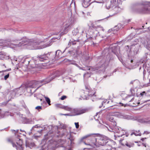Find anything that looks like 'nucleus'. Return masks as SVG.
I'll list each match as a JSON object with an SVG mask.
<instances>
[{
	"mask_svg": "<svg viewBox=\"0 0 150 150\" xmlns=\"http://www.w3.org/2000/svg\"><path fill=\"white\" fill-rule=\"evenodd\" d=\"M111 114L109 113L107 116V117L109 121L111 122L110 125H108L106 124L107 126H105L106 127H108L109 128L111 126H113L116 125V123L115 121V120H114L113 116Z\"/></svg>",
	"mask_w": 150,
	"mask_h": 150,
	"instance_id": "obj_7",
	"label": "nucleus"
},
{
	"mask_svg": "<svg viewBox=\"0 0 150 150\" xmlns=\"http://www.w3.org/2000/svg\"><path fill=\"white\" fill-rule=\"evenodd\" d=\"M104 65H103V64H102V65H101L100 67H99V68H101V67H104Z\"/></svg>",
	"mask_w": 150,
	"mask_h": 150,
	"instance_id": "obj_52",
	"label": "nucleus"
},
{
	"mask_svg": "<svg viewBox=\"0 0 150 150\" xmlns=\"http://www.w3.org/2000/svg\"><path fill=\"white\" fill-rule=\"evenodd\" d=\"M7 102L3 103H2V105H5L7 104Z\"/></svg>",
	"mask_w": 150,
	"mask_h": 150,
	"instance_id": "obj_44",
	"label": "nucleus"
},
{
	"mask_svg": "<svg viewBox=\"0 0 150 150\" xmlns=\"http://www.w3.org/2000/svg\"><path fill=\"white\" fill-rule=\"evenodd\" d=\"M147 139V138L146 137H144L143 138H142L141 139V141H144V140H145V139Z\"/></svg>",
	"mask_w": 150,
	"mask_h": 150,
	"instance_id": "obj_46",
	"label": "nucleus"
},
{
	"mask_svg": "<svg viewBox=\"0 0 150 150\" xmlns=\"http://www.w3.org/2000/svg\"><path fill=\"white\" fill-rule=\"evenodd\" d=\"M59 124L60 125V126H58L57 128L62 129H64L65 128V126L64 124L60 123H59Z\"/></svg>",
	"mask_w": 150,
	"mask_h": 150,
	"instance_id": "obj_24",
	"label": "nucleus"
},
{
	"mask_svg": "<svg viewBox=\"0 0 150 150\" xmlns=\"http://www.w3.org/2000/svg\"><path fill=\"white\" fill-rule=\"evenodd\" d=\"M75 125L76 127V128H77V129L79 127V123L78 122H75Z\"/></svg>",
	"mask_w": 150,
	"mask_h": 150,
	"instance_id": "obj_34",
	"label": "nucleus"
},
{
	"mask_svg": "<svg viewBox=\"0 0 150 150\" xmlns=\"http://www.w3.org/2000/svg\"><path fill=\"white\" fill-rule=\"evenodd\" d=\"M122 141H120V144H121L122 145H123V146H125V145H124V144H123V143H122Z\"/></svg>",
	"mask_w": 150,
	"mask_h": 150,
	"instance_id": "obj_51",
	"label": "nucleus"
},
{
	"mask_svg": "<svg viewBox=\"0 0 150 150\" xmlns=\"http://www.w3.org/2000/svg\"><path fill=\"white\" fill-rule=\"evenodd\" d=\"M11 70V69H8L6 70H5L4 71H2L3 72H4V71H10Z\"/></svg>",
	"mask_w": 150,
	"mask_h": 150,
	"instance_id": "obj_48",
	"label": "nucleus"
},
{
	"mask_svg": "<svg viewBox=\"0 0 150 150\" xmlns=\"http://www.w3.org/2000/svg\"><path fill=\"white\" fill-rule=\"evenodd\" d=\"M100 139L101 141H107L110 140L109 138L106 136L100 134Z\"/></svg>",
	"mask_w": 150,
	"mask_h": 150,
	"instance_id": "obj_18",
	"label": "nucleus"
},
{
	"mask_svg": "<svg viewBox=\"0 0 150 150\" xmlns=\"http://www.w3.org/2000/svg\"><path fill=\"white\" fill-rule=\"evenodd\" d=\"M148 29H149V30H150V27H149Z\"/></svg>",
	"mask_w": 150,
	"mask_h": 150,
	"instance_id": "obj_63",
	"label": "nucleus"
},
{
	"mask_svg": "<svg viewBox=\"0 0 150 150\" xmlns=\"http://www.w3.org/2000/svg\"><path fill=\"white\" fill-rule=\"evenodd\" d=\"M124 139H120V141H122L123 140H124Z\"/></svg>",
	"mask_w": 150,
	"mask_h": 150,
	"instance_id": "obj_61",
	"label": "nucleus"
},
{
	"mask_svg": "<svg viewBox=\"0 0 150 150\" xmlns=\"http://www.w3.org/2000/svg\"><path fill=\"white\" fill-rule=\"evenodd\" d=\"M94 140L95 141H97V140H100V134H96V136L94 137Z\"/></svg>",
	"mask_w": 150,
	"mask_h": 150,
	"instance_id": "obj_21",
	"label": "nucleus"
},
{
	"mask_svg": "<svg viewBox=\"0 0 150 150\" xmlns=\"http://www.w3.org/2000/svg\"><path fill=\"white\" fill-rule=\"evenodd\" d=\"M100 28L102 30H103V28L102 27H101Z\"/></svg>",
	"mask_w": 150,
	"mask_h": 150,
	"instance_id": "obj_56",
	"label": "nucleus"
},
{
	"mask_svg": "<svg viewBox=\"0 0 150 150\" xmlns=\"http://www.w3.org/2000/svg\"><path fill=\"white\" fill-rule=\"evenodd\" d=\"M40 137V136H35L34 137V138L36 139V140H38V138H39Z\"/></svg>",
	"mask_w": 150,
	"mask_h": 150,
	"instance_id": "obj_40",
	"label": "nucleus"
},
{
	"mask_svg": "<svg viewBox=\"0 0 150 150\" xmlns=\"http://www.w3.org/2000/svg\"><path fill=\"white\" fill-rule=\"evenodd\" d=\"M150 2H146V4H147V5H148V4H149L150 3Z\"/></svg>",
	"mask_w": 150,
	"mask_h": 150,
	"instance_id": "obj_55",
	"label": "nucleus"
},
{
	"mask_svg": "<svg viewBox=\"0 0 150 150\" xmlns=\"http://www.w3.org/2000/svg\"><path fill=\"white\" fill-rule=\"evenodd\" d=\"M18 139H19V141H21V139L20 138H19Z\"/></svg>",
	"mask_w": 150,
	"mask_h": 150,
	"instance_id": "obj_62",
	"label": "nucleus"
},
{
	"mask_svg": "<svg viewBox=\"0 0 150 150\" xmlns=\"http://www.w3.org/2000/svg\"><path fill=\"white\" fill-rule=\"evenodd\" d=\"M35 109L38 110H41L42 108L41 106H38L36 107Z\"/></svg>",
	"mask_w": 150,
	"mask_h": 150,
	"instance_id": "obj_33",
	"label": "nucleus"
},
{
	"mask_svg": "<svg viewBox=\"0 0 150 150\" xmlns=\"http://www.w3.org/2000/svg\"><path fill=\"white\" fill-rule=\"evenodd\" d=\"M66 98H67V96H62L61 97L60 99L61 100H64Z\"/></svg>",
	"mask_w": 150,
	"mask_h": 150,
	"instance_id": "obj_39",
	"label": "nucleus"
},
{
	"mask_svg": "<svg viewBox=\"0 0 150 150\" xmlns=\"http://www.w3.org/2000/svg\"><path fill=\"white\" fill-rule=\"evenodd\" d=\"M11 132L13 133H14L15 134V135H16V130H13V129H12V130H11Z\"/></svg>",
	"mask_w": 150,
	"mask_h": 150,
	"instance_id": "obj_43",
	"label": "nucleus"
},
{
	"mask_svg": "<svg viewBox=\"0 0 150 150\" xmlns=\"http://www.w3.org/2000/svg\"><path fill=\"white\" fill-rule=\"evenodd\" d=\"M78 28L79 29V33H83L84 29L83 28L78 27Z\"/></svg>",
	"mask_w": 150,
	"mask_h": 150,
	"instance_id": "obj_25",
	"label": "nucleus"
},
{
	"mask_svg": "<svg viewBox=\"0 0 150 150\" xmlns=\"http://www.w3.org/2000/svg\"><path fill=\"white\" fill-rule=\"evenodd\" d=\"M88 25L90 28L91 27L93 28H96V27L94 26L93 23L91 21H90L89 23H88Z\"/></svg>",
	"mask_w": 150,
	"mask_h": 150,
	"instance_id": "obj_27",
	"label": "nucleus"
},
{
	"mask_svg": "<svg viewBox=\"0 0 150 150\" xmlns=\"http://www.w3.org/2000/svg\"><path fill=\"white\" fill-rule=\"evenodd\" d=\"M26 147L32 148L35 145L34 143L32 141H26L25 143Z\"/></svg>",
	"mask_w": 150,
	"mask_h": 150,
	"instance_id": "obj_15",
	"label": "nucleus"
},
{
	"mask_svg": "<svg viewBox=\"0 0 150 150\" xmlns=\"http://www.w3.org/2000/svg\"><path fill=\"white\" fill-rule=\"evenodd\" d=\"M19 130L18 129L17 130H16V135L17 134V133H18Z\"/></svg>",
	"mask_w": 150,
	"mask_h": 150,
	"instance_id": "obj_49",
	"label": "nucleus"
},
{
	"mask_svg": "<svg viewBox=\"0 0 150 150\" xmlns=\"http://www.w3.org/2000/svg\"><path fill=\"white\" fill-rule=\"evenodd\" d=\"M140 95H141V96H143L144 94L142 93H140Z\"/></svg>",
	"mask_w": 150,
	"mask_h": 150,
	"instance_id": "obj_50",
	"label": "nucleus"
},
{
	"mask_svg": "<svg viewBox=\"0 0 150 150\" xmlns=\"http://www.w3.org/2000/svg\"><path fill=\"white\" fill-rule=\"evenodd\" d=\"M106 128L109 131L115 132V134L114 135V137L115 138V140L117 139L116 138V137H119L125 135L126 137H127L128 136V134L126 133L125 130L122 129L120 127L117 126L116 125L111 126L109 128L108 127H106Z\"/></svg>",
	"mask_w": 150,
	"mask_h": 150,
	"instance_id": "obj_2",
	"label": "nucleus"
},
{
	"mask_svg": "<svg viewBox=\"0 0 150 150\" xmlns=\"http://www.w3.org/2000/svg\"><path fill=\"white\" fill-rule=\"evenodd\" d=\"M20 131H21V132H24L25 131L23 130H22L21 129H20Z\"/></svg>",
	"mask_w": 150,
	"mask_h": 150,
	"instance_id": "obj_59",
	"label": "nucleus"
},
{
	"mask_svg": "<svg viewBox=\"0 0 150 150\" xmlns=\"http://www.w3.org/2000/svg\"><path fill=\"white\" fill-rule=\"evenodd\" d=\"M92 134V136L90 137V138L93 141H95V140H94V137L96 136V134Z\"/></svg>",
	"mask_w": 150,
	"mask_h": 150,
	"instance_id": "obj_28",
	"label": "nucleus"
},
{
	"mask_svg": "<svg viewBox=\"0 0 150 150\" xmlns=\"http://www.w3.org/2000/svg\"><path fill=\"white\" fill-rule=\"evenodd\" d=\"M88 109L84 108H75L73 109V113H74V115H79L87 112Z\"/></svg>",
	"mask_w": 150,
	"mask_h": 150,
	"instance_id": "obj_6",
	"label": "nucleus"
},
{
	"mask_svg": "<svg viewBox=\"0 0 150 150\" xmlns=\"http://www.w3.org/2000/svg\"><path fill=\"white\" fill-rule=\"evenodd\" d=\"M25 132V134H23V135L24 136H26L25 135V134H26V132Z\"/></svg>",
	"mask_w": 150,
	"mask_h": 150,
	"instance_id": "obj_53",
	"label": "nucleus"
},
{
	"mask_svg": "<svg viewBox=\"0 0 150 150\" xmlns=\"http://www.w3.org/2000/svg\"><path fill=\"white\" fill-rule=\"evenodd\" d=\"M130 91H131L132 95H134L135 94V93H134V90H133L132 89H131L130 90Z\"/></svg>",
	"mask_w": 150,
	"mask_h": 150,
	"instance_id": "obj_41",
	"label": "nucleus"
},
{
	"mask_svg": "<svg viewBox=\"0 0 150 150\" xmlns=\"http://www.w3.org/2000/svg\"><path fill=\"white\" fill-rule=\"evenodd\" d=\"M83 143L85 144L86 145H87L88 146H93V144H91L90 143H88L87 142H86V141H83Z\"/></svg>",
	"mask_w": 150,
	"mask_h": 150,
	"instance_id": "obj_29",
	"label": "nucleus"
},
{
	"mask_svg": "<svg viewBox=\"0 0 150 150\" xmlns=\"http://www.w3.org/2000/svg\"><path fill=\"white\" fill-rule=\"evenodd\" d=\"M150 133V132L147 131H144L143 133V134H148Z\"/></svg>",
	"mask_w": 150,
	"mask_h": 150,
	"instance_id": "obj_38",
	"label": "nucleus"
},
{
	"mask_svg": "<svg viewBox=\"0 0 150 150\" xmlns=\"http://www.w3.org/2000/svg\"><path fill=\"white\" fill-rule=\"evenodd\" d=\"M78 41L77 40H74V41L70 40L69 43L71 44H72L73 45H74L76 44V42Z\"/></svg>",
	"mask_w": 150,
	"mask_h": 150,
	"instance_id": "obj_30",
	"label": "nucleus"
},
{
	"mask_svg": "<svg viewBox=\"0 0 150 150\" xmlns=\"http://www.w3.org/2000/svg\"><path fill=\"white\" fill-rule=\"evenodd\" d=\"M37 58L41 61H43L44 60H46L48 58V57L46 54H43L41 55H38Z\"/></svg>",
	"mask_w": 150,
	"mask_h": 150,
	"instance_id": "obj_12",
	"label": "nucleus"
},
{
	"mask_svg": "<svg viewBox=\"0 0 150 150\" xmlns=\"http://www.w3.org/2000/svg\"><path fill=\"white\" fill-rule=\"evenodd\" d=\"M60 50H58L56 52V56H57V57H59V54L60 53Z\"/></svg>",
	"mask_w": 150,
	"mask_h": 150,
	"instance_id": "obj_35",
	"label": "nucleus"
},
{
	"mask_svg": "<svg viewBox=\"0 0 150 150\" xmlns=\"http://www.w3.org/2000/svg\"><path fill=\"white\" fill-rule=\"evenodd\" d=\"M13 147H16L17 149L18 148H22V141H17L14 143L13 141H11Z\"/></svg>",
	"mask_w": 150,
	"mask_h": 150,
	"instance_id": "obj_8",
	"label": "nucleus"
},
{
	"mask_svg": "<svg viewBox=\"0 0 150 150\" xmlns=\"http://www.w3.org/2000/svg\"><path fill=\"white\" fill-rule=\"evenodd\" d=\"M125 145L129 147H130L131 146H132L133 145V144H128V143H127V142H126L125 144Z\"/></svg>",
	"mask_w": 150,
	"mask_h": 150,
	"instance_id": "obj_32",
	"label": "nucleus"
},
{
	"mask_svg": "<svg viewBox=\"0 0 150 150\" xmlns=\"http://www.w3.org/2000/svg\"><path fill=\"white\" fill-rule=\"evenodd\" d=\"M66 129H64L63 130V131L64 132V133H63V135H67L68 134V133L66 132Z\"/></svg>",
	"mask_w": 150,
	"mask_h": 150,
	"instance_id": "obj_37",
	"label": "nucleus"
},
{
	"mask_svg": "<svg viewBox=\"0 0 150 150\" xmlns=\"http://www.w3.org/2000/svg\"><path fill=\"white\" fill-rule=\"evenodd\" d=\"M15 91L17 93V96L21 95L23 92V90L22 87H21L19 88L15 89Z\"/></svg>",
	"mask_w": 150,
	"mask_h": 150,
	"instance_id": "obj_14",
	"label": "nucleus"
},
{
	"mask_svg": "<svg viewBox=\"0 0 150 150\" xmlns=\"http://www.w3.org/2000/svg\"><path fill=\"white\" fill-rule=\"evenodd\" d=\"M54 74L55 75H52V77L51 78L50 77V78L48 79H47L46 80H44L41 81H32L29 83L28 86L31 88L37 87V89L42 86V85L40 84L41 83H48L53 80L55 76H58L60 75H57L56 74Z\"/></svg>",
	"mask_w": 150,
	"mask_h": 150,
	"instance_id": "obj_3",
	"label": "nucleus"
},
{
	"mask_svg": "<svg viewBox=\"0 0 150 150\" xmlns=\"http://www.w3.org/2000/svg\"><path fill=\"white\" fill-rule=\"evenodd\" d=\"M95 71H89L85 74L83 75L84 79H86L90 77L91 74H93Z\"/></svg>",
	"mask_w": 150,
	"mask_h": 150,
	"instance_id": "obj_16",
	"label": "nucleus"
},
{
	"mask_svg": "<svg viewBox=\"0 0 150 150\" xmlns=\"http://www.w3.org/2000/svg\"><path fill=\"white\" fill-rule=\"evenodd\" d=\"M43 130V129H41L40 131H38V132H39L40 133Z\"/></svg>",
	"mask_w": 150,
	"mask_h": 150,
	"instance_id": "obj_58",
	"label": "nucleus"
},
{
	"mask_svg": "<svg viewBox=\"0 0 150 150\" xmlns=\"http://www.w3.org/2000/svg\"><path fill=\"white\" fill-rule=\"evenodd\" d=\"M142 12L143 13H150V6H146L142 10Z\"/></svg>",
	"mask_w": 150,
	"mask_h": 150,
	"instance_id": "obj_13",
	"label": "nucleus"
},
{
	"mask_svg": "<svg viewBox=\"0 0 150 150\" xmlns=\"http://www.w3.org/2000/svg\"><path fill=\"white\" fill-rule=\"evenodd\" d=\"M34 118L28 119L25 118L23 119V122L26 124H32L34 122Z\"/></svg>",
	"mask_w": 150,
	"mask_h": 150,
	"instance_id": "obj_10",
	"label": "nucleus"
},
{
	"mask_svg": "<svg viewBox=\"0 0 150 150\" xmlns=\"http://www.w3.org/2000/svg\"><path fill=\"white\" fill-rule=\"evenodd\" d=\"M133 61L132 60H131V62H133Z\"/></svg>",
	"mask_w": 150,
	"mask_h": 150,
	"instance_id": "obj_64",
	"label": "nucleus"
},
{
	"mask_svg": "<svg viewBox=\"0 0 150 150\" xmlns=\"http://www.w3.org/2000/svg\"><path fill=\"white\" fill-rule=\"evenodd\" d=\"M4 112L1 110H0V117H4Z\"/></svg>",
	"mask_w": 150,
	"mask_h": 150,
	"instance_id": "obj_31",
	"label": "nucleus"
},
{
	"mask_svg": "<svg viewBox=\"0 0 150 150\" xmlns=\"http://www.w3.org/2000/svg\"><path fill=\"white\" fill-rule=\"evenodd\" d=\"M75 65L79 68V69H81L84 71H86L87 70H90L89 71H95V68H91L90 69L89 67H86L85 68H82L78 66V64H75Z\"/></svg>",
	"mask_w": 150,
	"mask_h": 150,
	"instance_id": "obj_11",
	"label": "nucleus"
},
{
	"mask_svg": "<svg viewBox=\"0 0 150 150\" xmlns=\"http://www.w3.org/2000/svg\"><path fill=\"white\" fill-rule=\"evenodd\" d=\"M149 124H150V121H147V122Z\"/></svg>",
	"mask_w": 150,
	"mask_h": 150,
	"instance_id": "obj_57",
	"label": "nucleus"
},
{
	"mask_svg": "<svg viewBox=\"0 0 150 150\" xmlns=\"http://www.w3.org/2000/svg\"><path fill=\"white\" fill-rule=\"evenodd\" d=\"M95 93L94 91L86 87L85 90H82L81 92V99L87 100L90 98L95 97Z\"/></svg>",
	"mask_w": 150,
	"mask_h": 150,
	"instance_id": "obj_4",
	"label": "nucleus"
},
{
	"mask_svg": "<svg viewBox=\"0 0 150 150\" xmlns=\"http://www.w3.org/2000/svg\"><path fill=\"white\" fill-rule=\"evenodd\" d=\"M134 134L136 136H141L142 134L140 133V131L138 130V131H134L131 133L130 135L132 136Z\"/></svg>",
	"mask_w": 150,
	"mask_h": 150,
	"instance_id": "obj_17",
	"label": "nucleus"
},
{
	"mask_svg": "<svg viewBox=\"0 0 150 150\" xmlns=\"http://www.w3.org/2000/svg\"><path fill=\"white\" fill-rule=\"evenodd\" d=\"M142 93L143 94H146L145 92V91H144L143 92H142Z\"/></svg>",
	"mask_w": 150,
	"mask_h": 150,
	"instance_id": "obj_54",
	"label": "nucleus"
},
{
	"mask_svg": "<svg viewBox=\"0 0 150 150\" xmlns=\"http://www.w3.org/2000/svg\"><path fill=\"white\" fill-rule=\"evenodd\" d=\"M117 27V26H116L114 28L111 29V30H109V31H112L113 33H115V32L119 30V29Z\"/></svg>",
	"mask_w": 150,
	"mask_h": 150,
	"instance_id": "obj_19",
	"label": "nucleus"
},
{
	"mask_svg": "<svg viewBox=\"0 0 150 150\" xmlns=\"http://www.w3.org/2000/svg\"><path fill=\"white\" fill-rule=\"evenodd\" d=\"M133 98H132L130 101H129V102H131L132 101V100H133Z\"/></svg>",
	"mask_w": 150,
	"mask_h": 150,
	"instance_id": "obj_60",
	"label": "nucleus"
},
{
	"mask_svg": "<svg viewBox=\"0 0 150 150\" xmlns=\"http://www.w3.org/2000/svg\"><path fill=\"white\" fill-rule=\"evenodd\" d=\"M44 98H45V100L48 103V104L49 105H50V98L47 97H46L44 96Z\"/></svg>",
	"mask_w": 150,
	"mask_h": 150,
	"instance_id": "obj_26",
	"label": "nucleus"
},
{
	"mask_svg": "<svg viewBox=\"0 0 150 150\" xmlns=\"http://www.w3.org/2000/svg\"><path fill=\"white\" fill-rule=\"evenodd\" d=\"M55 106L57 107H59L65 110L70 111L73 113V109L68 106H61L60 104H56Z\"/></svg>",
	"mask_w": 150,
	"mask_h": 150,
	"instance_id": "obj_9",
	"label": "nucleus"
},
{
	"mask_svg": "<svg viewBox=\"0 0 150 150\" xmlns=\"http://www.w3.org/2000/svg\"><path fill=\"white\" fill-rule=\"evenodd\" d=\"M11 98H13L15 96H17V93L15 91V89L11 92Z\"/></svg>",
	"mask_w": 150,
	"mask_h": 150,
	"instance_id": "obj_22",
	"label": "nucleus"
},
{
	"mask_svg": "<svg viewBox=\"0 0 150 150\" xmlns=\"http://www.w3.org/2000/svg\"><path fill=\"white\" fill-rule=\"evenodd\" d=\"M61 115H67V116H72V115H70L69 114H60Z\"/></svg>",
	"mask_w": 150,
	"mask_h": 150,
	"instance_id": "obj_42",
	"label": "nucleus"
},
{
	"mask_svg": "<svg viewBox=\"0 0 150 150\" xmlns=\"http://www.w3.org/2000/svg\"><path fill=\"white\" fill-rule=\"evenodd\" d=\"M72 33L74 35H76L78 33H79V29L78 28L74 29L72 31Z\"/></svg>",
	"mask_w": 150,
	"mask_h": 150,
	"instance_id": "obj_23",
	"label": "nucleus"
},
{
	"mask_svg": "<svg viewBox=\"0 0 150 150\" xmlns=\"http://www.w3.org/2000/svg\"><path fill=\"white\" fill-rule=\"evenodd\" d=\"M74 23V20L73 18L71 17L69 18L65 23L64 27L61 30L60 34H63L66 33L67 32V29L70 28Z\"/></svg>",
	"mask_w": 150,
	"mask_h": 150,
	"instance_id": "obj_5",
	"label": "nucleus"
},
{
	"mask_svg": "<svg viewBox=\"0 0 150 150\" xmlns=\"http://www.w3.org/2000/svg\"><path fill=\"white\" fill-rule=\"evenodd\" d=\"M92 134H87L82 137L81 139V141H83L84 140H86L87 138H90V137L92 136Z\"/></svg>",
	"mask_w": 150,
	"mask_h": 150,
	"instance_id": "obj_20",
	"label": "nucleus"
},
{
	"mask_svg": "<svg viewBox=\"0 0 150 150\" xmlns=\"http://www.w3.org/2000/svg\"><path fill=\"white\" fill-rule=\"evenodd\" d=\"M17 43L12 44L13 46H21L22 45H27V48L30 50L41 49L49 46L51 45L52 40H50L47 43L44 44L42 41H39L37 40H29L23 38L18 41Z\"/></svg>",
	"mask_w": 150,
	"mask_h": 150,
	"instance_id": "obj_1",
	"label": "nucleus"
},
{
	"mask_svg": "<svg viewBox=\"0 0 150 150\" xmlns=\"http://www.w3.org/2000/svg\"><path fill=\"white\" fill-rule=\"evenodd\" d=\"M41 127H40V126H38L37 125H35V126H34L33 128L34 127H35V128H40Z\"/></svg>",
	"mask_w": 150,
	"mask_h": 150,
	"instance_id": "obj_45",
	"label": "nucleus"
},
{
	"mask_svg": "<svg viewBox=\"0 0 150 150\" xmlns=\"http://www.w3.org/2000/svg\"><path fill=\"white\" fill-rule=\"evenodd\" d=\"M9 76V74H8L7 75H5L4 77V79L5 80H6Z\"/></svg>",
	"mask_w": 150,
	"mask_h": 150,
	"instance_id": "obj_36",
	"label": "nucleus"
},
{
	"mask_svg": "<svg viewBox=\"0 0 150 150\" xmlns=\"http://www.w3.org/2000/svg\"><path fill=\"white\" fill-rule=\"evenodd\" d=\"M136 45H137V44H133V45H131V47L132 48H133V47H134Z\"/></svg>",
	"mask_w": 150,
	"mask_h": 150,
	"instance_id": "obj_47",
	"label": "nucleus"
}]
</instances>
